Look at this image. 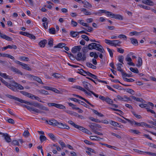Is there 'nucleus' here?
Returning <instances> with one entry per match:
<instances>
[{"label":"nucleus","instance_id":"7","mask_svg":"<svg viewBox=\"0 0 156 156\" xmlns=\"http://www.w3.org/2000/svg\"><path fill=\"white\" fill-rule=\"evenodd\" d=\"M48 106L49 107L54 106L57 108L62 109H65L66 107L62 105L57 104L53 103H50L48 104Z\"/></svg>","mask_w":156,"mask_h":156},{"label":"nucleus","instance_id":"5","mask_svg":"<svg viewBox=\"0 0 156 156\" xmlns=\"http://www.w3.org/2000/svg\"><path fill=\"white\" fill-rule=\"evenodd\" d=\"M5 96L10 99H14L16 101H18L22 103H25L27 105V103L28 102V101H26L25 100H22L21 99L18 98L14 96L13 95H11L7 94L5 95Z\"/></svg>","mask_w":156,"mask_h":156},{"label":"nucleus","instance_id":"60","mask_svg":"<svg viewBox=\"0 0 156 156\" xmlns=\"http://www.w3.org/2000/svg\"><path fill=\"white\" fill-rule=\"evenodd\" d=\"M27 37L30 38V39H33L34 40H35L36 39V37L35 36L29 33Z\"/></svg>","mask_w":156,"mask_h":156},{"label":"nucleus","instance_id":"28","mask_svg":"<svg viewBox=\"0 0 156 156\" xmlns=\"http://www.w3.org/2000/svg\"><path fill=\"white\" fill-rule=\"evenodd\" d=\"M81 11L83 12L86 15H90L92 14L90 12L87 11V10L83 8L81 9Z\"/></svg>","mask_w":156,"mask_h":156},{"label":"nucleus","instance_id":"24","mask_svg":"<svg viewBox=\"0 0 156 156\" xmlns=\"http://www.w3.org/2000/svg\"><path fill=\"white\" fill-rule=\"evenodd\" d=\"M114 18L119 20H122L123 19V16L120 14H115Z\"/></svg>","mask_w":156,"mask_h":156},{"label":"nucleus","instance_id":"4","mask_svg":"<svg viewBox=\"0 0 156 156\" xmlns=\"http://www.w3.org/2000/svg\"><path fill=\"white\" fill-rule=\"evenodd\" d=\"M105 42L106 44L115 47H116L117 46H120V45L119 44H121V43L120 41L118 40L111 41L105 39Z\"/></svg>","mask_w":156,"mask_h":156},{"label":"nucleus","instance_id":"64","mask_svg":"<svg viewBox=\"0 0 156 156\" xmlns=\"http://www.w3.org/2000/svg\"><path fill=\"white\" fill-rule=\"evenodd\" d=\"M29 133L28 130L25 131L23 134V135L25 137H27L29 135Z\"/></svg>","mask_w":156,"mask_h":156},{"label":"nucleus","instance_id":"18","mask_svg":"<svg viewBox=\"0 0 156 156\" xmlns=\"http://www.w3.org/2000/svg\"><path fill=\"white\" fill-rule=\"evenodd\" d=\"M109 123L112 125L118 127H121V124L119 123H118L113 121H110L109 122Z\"/></svg>","mask_w":156,"mask_h":156},{"label":"nucleus","instance_id":"40","mask_svg":"<svg viewBox=\"0 0 156 156\" xmlns=\"http://www.w3.org/2000/svg\"><path fill=\"white\" fill-rule=\"evenodd\" d=\"M83 20H78V23L82 25L83 26L85 27H88V25L86 23L83 22Z\"/></svg>","mask_w":156,"mask_h":156},{"label":"nucleus","instance_id":"29","mask_svg":"<svg viewBox=\"0 0 156 156\" xmlns=\"http://www.w3.org/2000/svg\"><path fill=\"white\" fill-rule=\"evenodd\" d=\"M142 61L141 58L139 57L138 59V63L136 66L138 67H140L142 65Z\"/></svg>","mask_w":156,"mask_h":156},{"label":"nucleus","instance_id":"54","mask_svg":"<svg viewBox=\"0 0 156 156\" xmlns=\"http://www.w3.org/2000/svg\"><path fill=\"white\" fill-rule=\"evenodd\" d=\"M7 48H13L14 49H16L17 48V47L15 45H8L7 46Z\"/></svg>","mask_w":156,"mask_h":156},{"label":"nucleus","instance_id":"26","mask_svg":"<svg viewBox=\"0 0 156 156\" xmlns=\"http://www.w3.org/2000/svg\"><path fill=\"white\" fill-rule=\"evenodd\" d=\"M122 118H123L124 119L127 120L132 125H135V123H136V122L133 119L132 120H130L129 119L126 118L122 116Z\"/></svg>","mask_w":156,"mask_h":156},{"label":"nucleus","instance_id":"14","mask_svg":"<svg viewBox=\"0 0 156 156\" xmlns=\"http://www.w3.org/2000/svg\"><path fill=\"white\" fill-rule=\"evenodd\" d=\"M0 37L8 41H11L12 40V39L11 37L4 34H2L0 32Z\"/></svg>","mask_w":156,"mask_h":156},{"label":"nucleus","instance_id":"61","mask_svg":"<svg viewBox=\"0 0 156 156\" xmlns=\"http://www.w3.org/2000/svg\"><path fill=\"white\" fill-rule=\"evenodd\" d=\"M110 133L113 136L116 137L120 139L121 138V137L120 136L113 132H111Z\"/></svg>","mask_w":156,"mask_h":156},{"label":"nucleus","instance_id":"17","mask_svg":"<svg viewBox=\"0 0 156 156\" xmlns=\"http://www.w3.org/2000/svg\"><path fill=\"white\" fill-rule=\"evenodd\" d=\"M130 97L132 98L134 100H136L137 101L140 102L142 103H145L146 102L143 99L140 98H136L135 96H131Z\"/></svg>","mask_w":156,"mask_h":156},{"label":"nucleus","instance_id":"3","mask_svg":"<svg viewBox=\"0 0 156 156\" xmlns=\"http://www.w3.org/2000/svg\"><path fill=\"white\" fill-rule=\"evenodd\" d=\"M18 104L19 105H20L21 106L26 108L30 111H33L35 112L40 113H44L43 112L33 107L25 105L19 103H18Z\"/></svg>","mask_w":156,"mask_h":156},{"label":"nucleus","instance_id":"13","mask_svg":"<svg viewBox=\"0 0 156 156\" xmlns=\"http://www.w3.org/2000/svg\"><path fill=\"white\" fill-rule=\"evenodd\" d=\"M81 46H77L73 47L71 51L73 53H76L78 51H80L81 49Z\"/></svg>","mask_w":156,"mask_h":156},{"label":"nucleus","instance_id":"36","mask_svg":"<svg viewBox=\"0 0 156 156\" xmlns=\"http://www.w3.org/2000/svg\"><path fill=\"white\" fill-rule=\"evenodd\" d=\"M129 131L131 133H133L137 134H140V132L137 130L130 129L129 130Z\"/></svg>","mask_w":156,"mask_h":156},{"label":"nucleus","instance_id":"58","mask_svg":"<svg viewBox=\"0 0 156 156\" xmlns=\"http://www.w3.org/2000/svg\"><path fill=\"white\" fill-rule=\"evenodd\" d=\"M106 15L108 16H110L111 17L114 18L115 14L112 13L111 12L108 11Z\"/></svg>","mask_w":156,"mask_h":156},{"label":"nucleus","instance_id":"46","mask_svg":"<svg viewBox=\"0 0 156 156\" xmlns=\"http://www.w3.org/2000/svg\"><path fill=\"white\" fill-rule=\"evenodd\" d=\"M70 34L71 36L73 37H75L77 36L78 35V32H75L74 31H71L70 32Z\"/></svg>","mask_w":156,"mask_h":156},{"label":"nucleus","instance_id":"41","mask_svg":"<svg viewBox=\"0 0 156 156\" xmlns=\"http://www.w3.org/2000/svg\"><path fill=\"white\" fill-rule=\"evenodd\" d=\"M129 69L132 72L134 73H139L138 70L137 68L130 67Z\"/></svg>","mask_w":156,"mask_h":156},{"label":"nucleus","instance_id":"39","mask_svg":"<svg viewBox=\"0 0 156 156\" xmlns=\"http://www.w3.org/2000/svg\"><path fill=\"white\" fill-rule=\"evenodd\" d=\"M75 128L78 129L82 131L83 132L84 131V130H85V128L84 127L82 126L78 125H77L76 126Z\"/></svg>","mask_w":156,"mask_h":156},{"label":"nucleus","instance_id":"19","mask_svg":"<svg viewBox=\"0 0 156 156\" xmlns=\"http://www.w3.org/2000/svg\"><path fill=\"white\" fill-rule=\"evenodd\" d=\"M47 42L46 39H44L41 41L39 43V45L41 47L44 48L45 47V44Z\"/></svg>","mask_w":156,"mask_h":156},{"label":"nucleus","instance_id":"43","mask_svg":"<svg viewBox=\"0 0 156 156\" xmlns=\"http://www.w3.org/2000/svg\"><path fill=\"white\" fill-rule=\"evenodd\" d=\"M145 122H136V123H135V125L138 126L143 127L144 126H145Z\"/></svg>","mask_w":156,"mask_h":156},{"label":"nucleus","instance_id":"21","mask_svg":"<svg viewBox=\"0 0 156 156\" xmlns=\"http://www.w3.org/2000/svg\"><path fill=\"white\" fill-rule=\"evenodd\" d=\"M14 86L17 87V88L20 90H23V87L21 85L18 84L16 82H14Z\"/></svg>","mask_w":156,"mask_h":156},{"label":"nucleus","instance_id":"50","mask_svg":"<svg viewBox=\"0 0 156 156\" xmlns=\"http://www.w3.org/2000/svg\"><path fill=\"white\" fill-rule=\"evenodd\" d=\"M73 88H76L77 89L79 90H80L82 91H83V90H84V88H83V87H81L79 86H77V85H75L73 87Z\"/></svg>","mask_w":156,"mask_h":156},{"label":"nucleus","instance_id":"34","mask_svg":"<svg viewBox=\"0 0 156 156\" xmlns=\"http://www.w3.org/2000/svg\"><path fill=\"white\" fill-rule=\"evenodd\" d=\"M2 57H7L10 58L11 59H13V60H14L15 59V58L13 56L10 55L9 54H5V53L3 54Z\"/></svg>","mask_w":156,"mask_h":156},{"label":"nucleus","instance_id":"42","mask_svg":"<svg viewBox=\"0 0 156 156\" xmlns=\"http://www.w3.org/2000/svg\"><path fill=\"white\" fill-rule=\"evenodd\" d=\"M48 45L51 47L53 46V40L52 38H50L48 39Z\"/></svg>","mask_w":156,"mask_h":156},{"label":"nucleus","instance_id":"9","mask_svg":"<svg viewBox=\"0 0 156 156\" xmlns=\"http://www.w3.org/2000/svg\"><path fill=\"white\" fill-rule=\"evenodd\" d=\"M15 62L16 63V64H19L22 66V68L23 69L29 70V71H31V69L30 68V67H29V66H28V65L27 64H26L25 63H23L22 62H21L19 61H15Z\"/></svg>","mask_w":156,"mask_h":156},{"label":"nucleus","instance_id":"33","mask_svg":"<svg viewBox=\"0 0 156 156\" xmlns=\"http://www.w3.org/2000/svg\"><path fill=\"white\" fill-rule=\"evenodd\" d=\"M130 40L132 44L134 45H138V42L136 39L131 38Z\"/></svg>","mask_w":156,"mask_h":156},{"label":"nucleus","instance_id":"6","mask_svg":"<svg viewBox=\"0 0 156 156\" xmlns=\"http://www.w3.org/2000/svg\"><path fill=\"white\" fill-rule=\"evenodd\" d=\"M86 58L85 54H83L82 52H78L76 56V59L78 61H85Z\"/></svg>","mask_w":156,"mask_h":156},{"label":"nucleus","instance_id":"47","mask_svg":"<svg viewBox=\"0 0 156 156\" xmlns=\"http://www.w3.org/2000/svg\"><path fill=\"white\" fill-rule=\"evenodd\" d=\"M48 135L52 140H56L55 137L52 133H49L48 134Z\"/></svg>","mask_w":156,"mask_h":156},{"label":"nucleus","instance_id":"8","mask_svg":"<svg viewBox=\"0 0 156 156\" xmlns=\"http://www.w3.org/2000/svg\"><path fill=\"white\" fill-rule=\"evenodd\" d=\"M20 92L22 94L33 99L36 100V98L37 97L36 96L33 95L30 93H28V92L24 91H20Z\"/></svg>","mask_w":156,"mask_h":156},{"label":"nucleus","instance_id":"22","mask_svg":"<svg viewBox=\"0 0 156 156\" xmlns=\"http://www.w3.org/2000/svg\"><path fill=\"white\" fill-rule=\"evenodd\" d=\"M95 49L102 53H103L105 52V50L103 47L100 44V46H97Z\"/></svg>","mask_w":156,"mask_h":156},{"label":"nucleus","instance_id":"56","mask_svg":"<svg viewBox=\"0 0 156 156\" xmlns=\"http://www.w3.org/2000/svg\"><path fill=\"white\" fill-rule=\"evenodd\" d=\"M90 119L93 121L97 123L100 122H101V121L100 120L98 119H95L92 117L91 118H90Z\"/></svg>","mask_w":156,"mask_h":156},{"label":"nucleus","instance_id":"55","mask_svg":"<svg viewBox=\"0 0 156 156\" xmlns=\"http://www.w3.org/2000/svg\"><path fill=\"white\" fill-rule=\"evenodd\" d=\"M123 79L124 81L128 82H133L134 81V80L130 78L129 79L126 77L124 78Z\"/></svg>","mask_w":156,"mask_h":156},{"label":"nucleus","instance_id":"53","mask_svg":"<svg viewBox=\"0 0 156 156\" xmlns=\"http://www.w3.org/2000/svg\"><path fill=\"white\" fill-rule=\"evenodd\" d=\"M123 101H131V100L130 98L127 97L126 95H125L123 97Z\"/></svg>","mask_w":156,"mask_h":156},{"label":"nucleus","instance_id":"12","mask_svg":"<svg viewBox=\"0 0 156 156\" xmlns=\"http://www.w3.org/2000/svg\"><path fill=\"white\" fill-rule=\"evenodd\" d=\"M98 46H100V44H98L95 43H92L91 44H89L88 45V47L89 48V50H92L93 49H95L96 48V47Z\"/></svg>","mask_w":156,"mask_h":156},{"label":"nucleus","instance_id":"52","mask_svg":"<svg viewBox=\"0 0 156 156\" xmlns=\"http://www.w3.org/2000/svg\"><path fill=\"white\" fill-rule=\"evenodd\" d=\"M118 59L119 61L121 63L123 64V60L124 59V57L122 55L119 56L118 57Z\"/></svg>","mask_w":156,"mask_h":156},{"label":"nucleus","instance_id":"30","mask_svg":"<svg viewBox=\"0 0 156 156\" xmlns=\"http://www.w3.org/2000/svg\"><path fill=\"white\" fill-rule=\"evenodd\" d=\"M116 66H117V69L118 71H119L121 72L122 73L123 72L122 69H121V67L122 66V65L121 64L119 63L117 64Z\"/></svg>","mask_w":156,"mask_h":156},{"label":"nucleus","instance_id":"32","mask_svg":"<svg viewBox=\"0 0 156 156\" xmlns=\"http://www.w3.org/2000/svg\"><path fill=\"white\" fill-rule=\"evenodd\" d=\"M89 126L91 129H92L94 133L95 131H96V129H95L96 126H95V123H92L91 124H90L89 125Z\"/></svg>","mask_w":156,"mask_h":156},{"label":"nucleus","instance_id":"20","mask_svg":"<svg viewBox=\"0 0 156 156\" xmlns=\"http://www.w3.org/2000/svg\"><path fill=\"white\" fill-rule=\"evenodd\" d=\"M81 2L82 3L84 4L86 6H84V7H85L87 8H90L92 7L91 5L87 1H81Z\"/></svg>","mask_w":156,"mask_h":156},{"label":"nucleus","instance_id":"16","mask_svg":"<svg viewBox=\"0 0 156 156\" xmlns=\"http://www.w3.org/2000/svg\"><path fill=\"white\" fill-rule=\"evenodd\" d=\"M143 3L150 6H153L154 3L150 0H142Z\"/></svg>","mask_w":156,"mask_h":156},{"label":"nucleus","instance_id":"38","mask_svg":"<svg viewBox=\"0 0 156 156\" xmlns=\"http://www.w3.org/2000/svg\"><path fill=\"white\" fill-rule=\"evenodd\" d=\"M38 92L41 94L44 95H48V92L44 90H38Z\"/></svg>","mask_w":156,"mask_h":156},{"label":"nucleus","instance_id":"57","mask_svg":"<svg viewBox=\"0 0 156 156\" xmlns=\"http://www.w3.org/2000/svg\"><path fill=\"white\" fill-rule=\"evenodd\" d=\"M59 144L61 145V146L62 147V148H63V147H66V145L65 144L64 142L62 141V140H59L58 141Z\"/></svg>","mask_w":156,"mask_h":156},{"label":"nucleus","instance_id":"44","mask_svg":"<svg viewBox=\"0 0 156 156\" xmlns=\"http://www.w3.org/2000/svg\"><path fill=\"white\" fill-rule=\"evenodd\" d=\"M126 91L132 94L133 95L134 94L135 91L133 90L130 89H125Z\"/></svg>","mask_w":156,"mask_h":156},{"label":"nucleus","instance_id":"59","mask_svg":"<svg viewBox=\"0 0 156 156\" xmlns=\"http://www.w3.org/2000/svg\"><path fill=\"white\" fill-rule=\"evenodd\" d=\"M81 37L82 38L84 39L87 41H88L89 40V39L87 36L85 35H83L81 36Z\"/></svg>","mask_w":156,"mask_h":156},{"label":"nucleus","instance_id":"62","mask_svg":"<svg viewBox=\"0 0 156 156\" xmlns=\"http://www.w3.org/2000/svg\"><path fill=\"white\" fill-rule=\"evenodd\" d=\"M88 49H89L88 46L87 47H84L82 49V51L83 52V53H85V54L88 51Z\"/></svg>","mask_w":156,"mask_h":156},{"label":"nucleus","instance_id":"1","mask_svg":"<svg viewBox=\"0 0 156 156\" xmlns=\"http://www.w3.org/2000/svg\"><path fill=\"white\" fill-rule=\"evenodd\" d=\"M46 122L49 125L58 126V127L60 128L65 129H69V127L68 126H67L65 124L58 122L57 120L55 119L50 120L49 121L46 120Z\"/></svg>","mask_w":156,"mask_h":156},{"label":"nucleus","instance_id":"11","mask_svg":"<svg viewBox=\"0 0 156 156\" xmlns=\"http://www.w3.org/2000/svg\"><path fill=\"white\" fill-rule=\"evenodd\" d=\"M10 69L13 72L20 75H22L23 73L20 70L14 67L13 66H11L9 67Z\"/></svg>","mask_w":156,"mask_h":156},{"label":"nucleus","instance_id":"2","mask_svg":"<svg viewBox=\"0 0 156 156\" xmlns=\"http://www.w3.org/2000/svg\"><path fill=\"white\" fill-rule=\"evenodd\" d=\"M27 105L31 106H33L34 107L37 108L39 109L46 111H48V108L44 106H43L41 104L35 101L29 102L28 101Z\"/></svg>","mask_w":156,"mask_h":156},{"label":"nucleus","instance_id":"35","mask_svg":"<svg viewBox=\"0 0 156 156\" xmlns=\"http://www.w3.org/2000/svg\"><path fill=\"white\" fill-rule=\"evenodd\" d=\"M0 76L5 79H10L9 77V76L7 75L6 73L0 72Z\"/></svg>","mask_w":156,"mask_h":156},{"label":"nucleus","instance_id":"51","mask_svg":"<svg viewBox=\"0 0 156 156\" xmlns=\"http://www.w3.org/2000/svg\"><path fill=\"white\" fill-rule=\"evenodd\" d=\"M46 139V137L44 136L41 135L40 136V139L41 142H42L45 140Z\"/></svg>","mask_w":156,"mask_h":156},{"label":"nucleus","instance_id":"25","mask_svg":"<svg viewBox=\"0 0 156 156\" xmlns=\"http://www.w3.org/2000/svg\"><path fill=\"white\" fill-rule=\"evenodd\" d=\"M90 138L93 140H98L99 139H102V138H100L98 136H90Z\"/></svg>","mask_w":156,"mask_h":156},{"label":"nucleus","instance_id":"48","mask_svg":"<svg viewBox=\"0 0 156 156\" xmlns=\"http://www.w3.org/2000/svg\"><path fill=\"white\" fill-rule=\"evenodd\" d=\"M34 79L35 80L38 82L39 83L41 84H43L41 80L39 77L37 76H35Z\"/></svg>","mask_w":156,"mask_h":156},{"label":"nucleus","instance_id":"31","mask_svg":"<svg viewBox=\"0 0 156 156\" xmlns=\"http://www.w3.org/2000/svg\"><path fill=\"white\" fill-rule=\"evenodd\" d=\"M105 101L108 103L110 104H112L113 103V101L108 97H105Z\"/></svg>","mask_w":156,"mask_h":156},{"label":"nucleus","instance_id":"37","mask_svg":"<svg viewBox=\"0 0 156 156\" xmlns=\"http://www.w3.org/2000/svg\"><path fill=\"white\" fill-rule=\"evenodd\" d=\"M138 5L140 7L143 8L146 10H150V7L144 5Z\"/></svg>","mask_w":156,"mask_h":156},{"label":"nucleus","instance_id":"27","mask_svg":"<svg viewBox=\"0 0 156 156\" xmlns=\"http://www.w3.org/2000/svg\"><path fill=\"white\" fill-rule=\"evenodd\" d=\"M122 118H123L124 119L127 120L132 125H135V123H136V122L133 119L132 120H130L129 119L126 118L122 116Z\"/></svg>","mask_w":156,"mask_h":156},{"label":"nucleus","instance_id":"63","mask_svg":"<svg viewBox=\"0 0 156 156\" xmlns=\"http://www.w3.org/2000/svg\"><path fill=\"white\" fill-rule=\"evenodd\" d=\"M118 37L119 38H122L125 40H126L127 39L126 36V35L122 34H121L119 35L118 36Z\"/></svg>","mask_w":156,"mask_h":156},{"label":"nucleus","instance_id":"23","mask_svg":"<svg viewBox=\"0 0 156 156\" xmlns=\"http://www.w3.org/2000/svg\"><path fill=\"white\" fill-rule=\"evenodd\" d=\"M66 45V44L65 43H59L57 45H55V46H54V48H62L63 47H64Z\"/></svg>","mask_w":156,"mask_h":156},{"label":"nucleus","instance_id":"45","mask_svg":"<svg viewBox=\"0 0 156 156\" xmlns=\"http://www.w3.org/2000/svg\"><path fill=\"white\" fill-rule=\"evenodd\" d=\"M55 29L54 27L51 28L49 29V33L51 34H55Z\"/></svg>","mask_w":156,"mask_h":156},{"label":"nucleus","instance_id":"49","mask_svg":"<svg viewBox=\"0 0 156 156\" xmlns=\"http://www.w3.org/2000/svg\"><path fill=\"white\" fill-rule=\"evenodd\" d=\"M65 52L67 54H68V55H69V58H70V59L71 60H73L75 59V58H76V57L75 58L73 55L72 54H71V53H70V54H69L68 53V52H67V51H65Z\"/></svg>","mask_w":156,"mask_h":156},{"label":"nucleus","instance_id":"10","mask_svg":"<svg viewBox=\"0 0 156 156\" xmlns=\"http://www.w3.org/2000/svg\"><path fill=\"white\" fill-rule=\"evenodd\" d=\"M84 88L90 92L91 91L92 86L89 83L86 81H83L82 82Z\"/></svg>","mask_w":156,"mask_h":156},{"label":"nucleus","instance_id":"15","mask_svg":"<svg viewBox=\"0 0 156 156\" xmlns=\"http://www.w3.org/2000/svg\"><path fill=\"white\" fill-rule=\"evenodd\" d=\"M3 136L4 137V139L6 142L9 143L11 141L10 136L7 133L3 134Z\"/></svg>","mask_w":156,"mask_h":156}]
</instances>
